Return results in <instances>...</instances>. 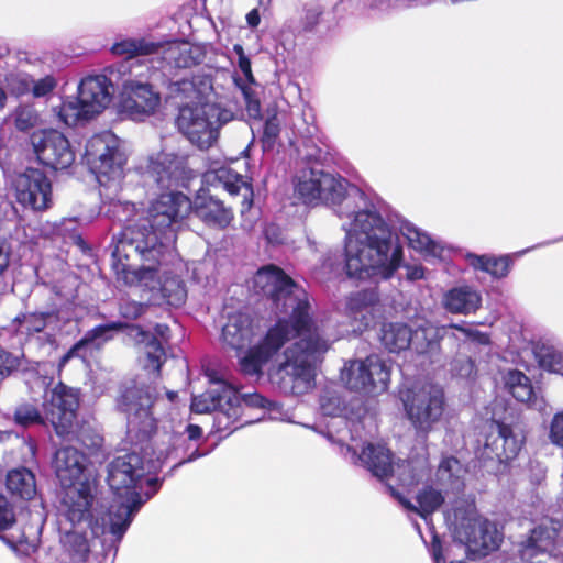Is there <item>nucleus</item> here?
<instances>
[{"label": "nucleus", "instance_id": "obj_62", "mask_svg": "<svg viewBox=\"0 0 563 563\" xmlns=\"http://www.w3.org/2000/svg\"><path fill=\"white\" fill-rule=\"evenodd\" d=\"M9 264V255L3 251V247L0 246V275L8 267Z\"/></svg>", "mask_w": 563, "mask_h": 563}, {"label": "nucleus", "instance_id": "obj_55", "mask_svg": "<svg viewBox=\"0 0 563 563\" xmlns=\"http://www.w3.org/2000/svg\"><path fill=\"white\" fill-rule=\"evenodd\" d=\"M109 212L112 213V218L119 222L128 221L130 216L134 212V205L130 202H112Z\"/></svg>", "mask_w": 563, "mask_h": 563}, {"label": "nucleus", "instance_id": "obj_60", "mask_svg": "<svg viewBox=\"0 0 563 563\" xmlns=\"http://www.w3.org/2000/svg\"><path fill=\"white\" fill-rule=\"evenodd\" d=\"M426 269L420 265H411L407 267V278L409 280H420L424 278Z\"/></svg>", "mask_w": 563, "mask_h": 563}, {"label": "nucleus", "instance_id": "obj_49", "mask_svg": "<svg viewBox=\"0 0 563 563\" xmlns=\"http://www.w3.org/2000/svg\"><path fill=\"white\" fill-rule=\"evenodd\" d=\"M21 365V358L7 351L0 352V384Z\"/></svg>", "mask_w": 563, "mask_h": 563}, {"label": "nucleus", "instance_id": "obj_1", "mask_svg": "<svg viewBox=\"0 0 563 563\" xmlns=\"http://www.w3.org/2000/svg\"><path fill=\"white\" fill-rule=\"evenodd\" d=\"M254 287L272 301L276 314L285 317L279 318L257 344L250 346L254 336L251 318L241 312L231 314L222 327V341L234 351L247 347L239 360L240 369L247 377L258 378L263 367L285 343L298 338L285 349L284 361L271 369L269 378L285 395H305L314 387L317 367L331 342L312 320L306 291L280 268L274 265L260 268L254 276Z\"/></svg>", "mask_w": 563, "mask_h": 563}, {"label": "nucleus", "instance_id": "obj_63", "mask_svg": "<svg viewBox=\"0 0 563 563\" xmlns=\"http://www.w3.org/2000/svg\"><path fill=\"white\" fill-rule=\"evenodd\" d=\"M206 453H200L198 449H196L187 459H184L181 461H179L177 464H175V467L176 466H179L184 463H187V462H192L195 461L196 459L200 457V456H203Z\"/></svg>", "mask_w": 563, "mask_h": 563}, {"label": "nucleus", "instance_id": "obj_47", "mask_svg": "<svg viewBox=\"0 0 563 563\" xmlns=\"http://www.w3.org/2000/svg\"><path fill=\"white\" fill-rule=\"evenodd\" d=\"M240 406H241V416L243 415V406L249 408H261V409H273L275 404L261 394L252 393V394H243L240 395L238 393Z\"/></svg>", "mask_w": 563, "mask_h": 563}, {"label": "nucleus", "instance_id": "obj_4", "mask_svg": "<svg viewBox=\"0 0 563 563\" xmlns=\"http://www.w3.org/2000/svg\"><path fill=\"white\" fill-rule=\"evenodd\" d=\"M155 468L156 465L145 464L135 452L118 455L107 465V483L115 498L108 509V523H103L102 531L111 533L114 554L135 515L161 486L158 478H145Z\"/></svg>", "mask_w": 563, "mask_h": 563}, {"label": "nucleus", "instance_id": "obj_29", "mask_svg": "<svg viewBox=\"0 0 563 563\" xmlns=\"http://www.w3.org/2000/svg\"><path fill=\"white\" fill-rule=\"evenodd\" d=\"M205 181L214 188L224 189L230 196H241L242 213L251 208L253 203L252 185L230 168L221 167L206 173Z\"/></svg>", "mask_w": 563, "mask_h": 563}, {"label": "nucleus", "instance_id": "obj_33", "mask_svg": "<svg viewBox=\"0 0 563 563\" xmlns=\"http://www.w3.org/2000/svg\"><path fill=\"white\" fill-rule=\"evenodd\" d=\"M387 490L395 497L406 509L417 512L422 518L437 511L444 503L443 489H437L431 485L423 486L416 495V503L401 496L391 484H387Z\"/></svg>", "mask_w": 563, "mask_h": 563}, {"label": "nucleus", "instance_id": "obj_58", "mask_svg": "<svg viewBox=\"0 0 563 563\" xmlns=\"http://www.w3.org/2000/svg\"><path fill=\"white\" fill-rule=\"evenodd\" d=\"M202 434V429L197 424H187L184 432L174 433L170 435V439H189V440H198Z\"/></svg>", "mask_w": 563, "mask_h": 563}, {"label": "nucleus", "instance_id": "obj_56", "mask_svg": "<svg viewBox=\"0 0 563 563\" xmlns=\"http://www.w3.org/2000/svg\"><path fill=\"white\" fill-rule=\"evenodd\" d=\"M233 51L238 55V65L242 74L244 75L245 79L250 82L254 81V77L252 74V67H251V60L245 55L244 49L241 45L236 44L233 47Z\"/></svg>", "mask_w": 563, "mask_h": 563}, {"label": "nucleus", "instance_id": "obj_61", "mask_svg": "<svg viewBox=\"0 0 563 563\" xmlns=\"http://www.w3.org/2000/svg\"><path fill=\"white\" fill-rule=\"evenodd\" d=\"M246 23L250 27L254 29V27H257L260 22H261V14H260V11L257 8H254L253 10H251L246 16Z\"/></svg>", "mask_w": 563, "mask_h": 563}, {"label": "nucleus", "instance_id": "obj_37", "mask_svg": "<svg viewBox=\"0 0 563 563\" xmlns=\"http://www.w3.org/2000/svg\"><path fill=\"white\" fill-rule=\"evenodd\" d=\"M467 263L476 271L489 274L495 279H503L508 276L512 260L510 255L495 256L489 254L476 255L468 253Z\"/></svg>", "mask_w": 563, "mask_h": 563}, {"label": "nucleus", "instance_id": "obj_45", "mask_svg": "<svg viewBox=\"0 0 563 563\" xmlns=\"http://www.w3.org/2000/svg\"><path fill=\"white\" fill-rule=\"evenodd\" d=\"M280 133V123L276 115L268 118L265 121L263 135L261 139L264 151H271L276 144Z\"/></svg>", "mask_w": 563, "mask_h": 563}, {"label": "nucleus", "instance_id": "obj_12", "mask_svg": "<svg viewBox=\"0 0 563 563\" xmlns=\"http://www.w3.org/2000/svg\"><path fill=\"white\" fill-rule=\"evenodd\" d=\"M146 77L140 71L133 75L134 78L125 79L120 92L119 111L134 121H143L161 106L157 87L165 84L166 73L150 67H146Z\"/></svg>", "mask_w": 563, "mask_h": 563}, {"label": "nucleus", "instance_id": "obj_9", "mask_svg": "<svg viewBox=\"0 0 563 563\" xmlns=\"http://www.w3.org/2000/svg\"><path fill=\"white\" fill-rule=\"evenodd\" d=\"M156 401V388L143 380L126 386L119 396L117 406L126 416V433L132 443L144 442L156 430L153 411Z\"/></svg>", "mask_w": 563, "mask_h": 563}, {"label": "nucleus", "instance_id": "obj_51", "mask_svg": "<svg viewBox=\"0 0 563 563\" xmlns=\"http://www.w3.org/2000/svg\"><path fill=\"white\" fill-rule=\"evenodd\" d=\"M549 439L552 444L563 449V410L553 416L549 427Z\"/></svg>", "mask_w": 563, "mask_h": 563}, {"label": "nucleus", "instance_id": "obj_46", "mask_svg": "<svg viewBox=\"0 0 563 563\" xmlns=\"http://www.w3.org/2000/svg\"><path fill=\"white\" fill-rule=\"evenodd\" d=\"M36 114L33 108L29 106H20L14 112V124L19 131L25 132L36 123Z\"/></svg>", "mask_w": 563, "mask_h": 563}, {"label": "nucleus", "instance_id": "obj_10", "mask_svg": "<svg viewBox=\"0 0 563 563\" xmlns=\"http://www.w3.org/2000/svg\"><path fill=\"white\" fill-rule=\"evenodd\" d=\"M405 413L417 433L427 435L441 421L445 410V394L432 383H412L399 389Z\"/></svg>", "mask_w": 563, "mask_h": 563}, {"label": "nucleus", "instance_id": "obj_48", "mask_svg": "<svg viewBox=\"0 0 563 563\" xmlns=\"http://www.w3.org/2000/svg\"><path fill=\"white\" fill-rule=\"evenodd\" d=\"M451 372L462 378H470L475 373L474 361L465 355L456 356L451 363Z\"/></svg>", "mask_w": 563, "mask_h": 563}, {"label": "nucleus", "instance_id": "obj_35", "mask_svg": "<svg viewBox=\"0 0 563 563\" xmlns=\"http://www.w3.org/2000/svg\"><path fill=\"white\" fill-rule=\"evenodd\" d=\"M400 234L407 240L409 247L423 254L424 256L440 257L443 251L442 246L433 240L427 232L422 231L413 223L404 220L399 225Z\"/></svg>", "mask_w": 563, "mask_h": 563}, {"label": "nucleus", "instance_id": "obj_34", "mask_svg": "<svg viewBox=\"0 0 563 563\" xmlns=\"http://www.w3.org/2000/svg\"><path fill=\"white\" fill-rule=\"evenodd\" d=\"M504 383L507 390L515 399L528 404L529 407L542 410L544 401L538 399L530 379L518 369H510L504 375Z\"/></svg>", "mask_w": 563, "mask_h": 563}, {"label": "nucleus", "instance_id": "obj_64", "mask_svg": "<svg viewBox=\"0 0 563 563\" xmlns=\"http://www.w3.org/2000/svg\"><path fill=\"white\" fill-rule=\"evenodd\" d=\"M191 265H192L194 278L197 279L198 282H200L202 277L199 275L198 271H199V266H201V263L194 262Z\"/></svg>", "mask_w": 563, "mask_h": 563}, {"label": "nucleus", "instance_id": "obj_57", "mask_svg": "<svg viewBox=\"0 0 563 563\" xmlns=\"http://www.w3.org/2000/svg\"><path fill=\"white\" fill-rule=\"evenodd\" d=\"M48 317L49 313H34L25 317L27 330L32 332H41L46 327V319Z\"/></svg>", "mask_w": 563, "mask_h": 563}, {"label": "nucleus", "instance_id": "obj_32", "mask_svg": "<svg viewBox=\"0 0 563 563\" xmlns=\"http://www.w3.org/2000/svg\"><path fill=\"white\" fill-rule=\"evenodd\" d=\"M126 323L121 321H112L106 324H100L86 332V334L75 343L66 354L60 358V366H64L73 357H84L81 351L91 345L100 349L104 343L113 339L114 334L122 331Z\"/></svg>", "mask_w": 563, "mask_h": 563}, {"label": "nucleus", "instance_id": "obj_20", "mask_svg": "<svg viewBox=\"0 0 563 563\" xmlns=\"http://www.w3.org/2000/svg\"><path fill=\"white\" fill-rule=\"evenodd\" d=\"M525 437L519 428L498 421L489 424L481 457L498 462L514 460L520 452Z\"/></svg>", "mask_w": 563, "mask_h": 563}, {"label": "nucleus", "instance_id": "obj_17", "mask_svg": "<svg viewBox=\"0 0 563 563\" xmlns=\"http://www.w3.org/2000/svg\"><path fill=\"white\" fill-rule=\"evenodd\" d=\"M341 378L350 390L378 396L388 389L390 366L378 355H369L345 364Z\"/></svg>", "mask_w": 563, "mask_h": 563}, {"label": "nucleus", "instance_id": "obj_41", "mask_svg": "<svg viewBox=\"0 0 563 563\" xmlns=\"http://www.w3.org/2000/svg\"><path fill=\"white\" fill-rule=\"evenodd\" d=\"M165 84L168 88V97L173 99L195 101L199 99L200 91L198 90L195 81L187 76L179 79L176 78V74L164 78Z\"/></svg>", "mask_w": 563, "mask_h": 563}, {"label": "nucleus", "instance_id": "obj_30", "mask_svg": "<svg viewBox=\"0 0 563 563\" xmlns=\"http://www.w3.org/2000/svg\"><path fill=\"white\" fill-rule=\"evenodd\" d=\"M170 329L165 323H157L154 327V334L140 330L139 341L144 344V368L150 373L158 376L161 367L166 360L164 344L169 340Z\"/></svg>", "mask_w": 563, "mask_h": 563}, {"label": "nucleus", "instance_id": "obj_16", "mask_svg": "<svg viewBox=\"0 0 563 563\" xmlns=\"http://www.w3.org/2000/svg\"><path fill=\"white\" fill-rule=\"evenodd\" d=\"M196 413L214 412V424L219 431L230 429L241 421V406L238 391L223 380L212 382V386L191 401Z\"/></svg>", "mask_w": 563, "mask_h": 563}, {"label": "nucleus", "instance_id": "obj_50", "mask_svg": "<svg viewBox=\"0 0 563 563\" xmlns=\"http://www.w3.org/2000/svg\"><path fill=\"white\" fill-rule=\"evenodd\" d=\"M21 365V358L7 351L0 352V384Z\"/></svg>", "mask_w": 563, "mask_h": 563}, {"label": "nucleus", "instance_id": "obj_6", "mask_svg": "<svg viewBox=\"0 0 563 563\" xmlns=\"http://www.w3.org/2000/svg\"><path fill=\"white\" fill-rule=\"evenodd\" d=\"M176 260L177 255L165 262H142L139 267L135 266L134 261L114 260L111 266L119 283L148 292L150 301L180 307L187 299L186 285L177 275L163 269L174 265Z\"/></svg>", "mask_w": 563, "mask_h": 563}, {"label": "nucleus", "instance_id": "obj_38", "mask_svg": "<svg viewBox=\"0 0 563 563\" xmlns=\"http://www.w3.org/2000/svg\"><path fill=\"white\" fill-rule=\"evenodd\" d=\"M412 329L405 323L395 322L384 324L380 341L393 353H398L410 346Z\"/></svg>", "mask_w": 563, "mask_h": 563}, {"label": "nucleus", "instance_id": "obj_21", "mask_svg": "<svg viewBox=\"0 0 563 563\" xmlns=\"http://www.w3.org/2000/svg\"><path fill=\"white\" fill-rule=\"evenodd\" d=\"M15 198L23 207L35 211L48 208L52 185L46 175L36 168H27L16 175L12 181Z\"/></svg>", "mask_w": 563, "mask_h": 563}, {"label": "nucleus", "instance_id": "obj_28", "mask_svg": "<svg viewBox=\"0 0 563 563\" xmlns=\"http://www.w3.org/2000/svg\"><path fill=\"white\" fill-rule=\"evenodd\" d=\"M194 214L211 229L223 230L230 225L234 214L231 207L213 196L198 195L191 209Z\"/></svg>", "mask_w": 563, "mask_h": 563}, {"label": "nucleus", "instance_id": "obj_5", "mask_svg": "<svg viewBox=\"0 0 563 563\" xmlns=\"http://www.w3.org/2000/svg\"><path fill=\"white\" fill-rule=\"evenodd\" d=\"M96 481L80 482L79 485H62L59 504L57 507V521L62 542L68 553V561L60 563H86L89 555V544L86 537L75 529L81 525L90 527L95 534L103 536V523H108L107 515L99 520H93L92 510L95 501Z\"/></svg>", "mask_w": 563, "mask_h": 563}, {"label": "nucleus", "instance_id": "obj_23", "mask_svg": "<svg viewBox=\"0 0 563 563\" xmlns=\"http://www.w3.org/2000/svg\"><path fill=\"white\" fill-rule=\"evenodd\" d=\"M461 331L466 338H473L477 332L465 329L461 325L451 323L448 325L437 327L429 321H423L416 329H412V340L410 342V346L418 354L429 355L431 362L434 361V357L439 354L440 351V341L449 335L451 330ZM479 342L487 343L488 338L485 334H479Z\"/></svg>", "mask_w": 563, "mask_h": 563}, {"label": "nucleus", "instance_id": "obj_11", "mask_svg": "<svg viewBox=\"0 0 563 563\" xmlns=\"http://www.w3.org/2000/svg\"><path fill=\"white\" fill-rule=\"evenodd\" d=\"M232 120V111L218 104L185 103L179 107L176 124L191 144L200 150H208L217 142L220 129Z\"/></svg>", "mask_w": 563, "mask_h": 563}, {"label": "nucleus", "instance_id": "obj_59", "mask_svg": "<svg viewBox=\"0 0 563 563\" xmlns=\"http://www.w3.org/2000/svg\"><path fill=\"white\" fill-rule=\"evenodd\" d=\"M430 553L432 555V559L434 561V563H445V559L442 554V545H441V541H440V538L434 534L433 538H432V542H431V545H430ZM450 563H465L463 561H455V562H450Z\"/></svg>", "mask_w": 563, "mask_h": 563}, {"label": "nucleus", "instance_id": "obj_36", "mask_svg": "<svg viewBox=\"0 0 563 563\" xmlns=\"http://www.w3.org/2000/svg\"><path fill=\"white\" fill-rule=\"evenodd\" d=\"M464 468L454 456L443 457L435 473L437 484L445 492L460 493L464 487Z\"/></svg>", "mask_w": 563, "mask_h": 563}, {"label": "nucleus", "instance_id": "obj_43", "mask_svg": "<svg viewBox=\"0 0 563 563\" xmlns=\"http://www.w3.org/2000/svg\"><path fill=\"white\" fill-rule=\"evenodd\" d=\"M5 85L14 96H23L31 91L33 78L24 71L10 73L5 76Z\"/></svg>", "mask_w": 563, "mask_h": 563}, {"label": "nucleus", "instance_id": "obj_26", "mask_svg": "<svg viewBox=\"0 0 563 563\" xmlns=\"http://www.w3.org/2000/svg\"><path fill=\"white\" fill-rule=\"evenodd\" d=\"M379 296L375 288L351 292L345 299V316L353 323V331L362 332L374 321L379 311Z\"/></svg>", "mask_w": 563, "mask_h": 563}, {"label": "nucleus", "instance_id": "obj_15", "mask_svg": "<svg viewBox=\"0 0 563 563\" xmlns=\"http://www.w3.org/2000/svg\"><path fill=\"white\" fill-rule=\"evenodd\" d=\"M320 410L323 416L332 418L331 423L327 426V438L332 443L345 448L351 453L352 460L358 454L357 445L350 444L347 441L356 442L361 438V421H350L347 419V406L341 394L334 389H325L320 396Z\"/></svg>", "mask_w": 563, "mask_h": 563}, {"label": "nucleus", "instance_id": "obj_44", "mask_svg": "<svg viewBox=\"0 0 563 563\" xmlns=\"http://www.w3.org/2000/svg\"><path fill=\"white\" fill-rule=\"evenodd\" d=\"M14 419L18 424L23 427L43 422V417L37 408L30 404L19 406L15 409Z\"/></svg>", "mask_w": 563, "mask_h": 563}, {"label": "nucleus", "instance_id": "obj_19", "mask_svg": "<svg viewBox=\"0 0 563 563\" xmlns=\"http://www.w3.org/2000/svg\"><path fill=\"white\" fill-rule=\"evenodd\" d=\"M77 408V394L62 383L45 393L43 402L44 416L59 437L70 432Z\"/></svg>", "mask_w": 563, "mask_h": 563}, {"label": "nucleus", "instance_id": "obj_54", "mask_svg": "<svg viewBox=\"0 0 563 563\" xmlns=\"http://www.w3.org/2000/svg\"><path fill=\"white\" fill-rule=\"evenodd\" d=\"M15 522L13 509L7 498L0 495V531L7 530Z\"/></svg>", "mask_w": 563, "mask_h": 563}, {"label": "nucleus", "instance_id": "obj_25", "mask_svg": "<svg viewBox=\"0 0 563 563\" xmlns=\"http://www.w3.org/2000/svg\"><path fill=\"white\" fill-rule=\"evenodd\" d=\"M54 466L60 485H79L80 482L95 481L88 470L87 456L73 446H65L56 451Z\"/></svg>", "mask_w": 563, "mask_h": 563}, {"label": "nucleus", "instance_id": "obj_40", "mask_svg": "<svg viewBox=\"0 0 563 563\" xmlns=\"http://www.w3.org/2000/svg\"><path fill=\"white\" fill-rule=\"evenodd\" d=\"M157 48V42L146 38H124L114 43L111 47V52L114 55L133 58L137 56H153Z\"/></svg>", "mask_w": 563, "mask_h": 563}, {"label": "nucleus", "instance_id": "obj_42", "mask_svg": "<svg viewBox=\"0 0 563 563\" xmlns=\"http://www.w3.org/2000/svg\"><path fill=\"white\" fill-rule=\"evenodd\" d=\"M541 368L561 373L563 371V356L552 347L542 346L536 353Z\"/></svg>", "mask_w": 563, "mask_h": 563}, {"label": "nucleus", "instance_id": "obj_3", "mask_svg": "<svg viewBox=\"0 0 563 563\" xmlns=\"http://www.w3.org/2000/svg\"><path fill=\"white\" fill-rule=\"evenodd\" d=\"M191 209L181 192L162 194L147 209V216L113 236L111 258L165 262L176 256V228Z\"/></svg>", "mask_w": 563, "mask_h": 563}, {"label": "nucleus", "instance_id": "obj_39", "mask_svg": "<svg viewBox=\"0 0 563 563\" xmlns=\"http://www.w3.org/2000/svg\"><path fill=\"white\" fill-rule=\"evenodd\" d=\"M7 487L22 499L30 500L36 494L35 477L27 468L12 470L7 476Z\"/></svg>", "mask_w": 563, "mask_h": 563}, {"label": "nucleus", "instance_id": "obj_24", "mask_svg": "<svg viewBox=\"0 0 563 563\" xmlns=\"http://www.w3.org/2000/svg\"><path fill=\"white\" fill-rule=\"evenodd\" d=\"M158 48L153 54L157 57L154 65V58L151 59V69H157L166 73V77L176 74L178 69L190 68L201 60L199 48L192 47L188 42H167L157 43Z\"/></svg>", "mask_w": 563, "mask_h": 563}, {"label": "nucleus", "instance_id": "obj_7", "mask_svg": "<svg viewBox=\"0 0 563 563\" xmlns=\"http://www.w3.org/2000/svg\"><path fill=\"white\" fill-rule=\"evenodd\" d=\"M446 520L453 527L455 539L471 551L486 555L501 542L496 525L478 515L473 499H457L446 512Z\"/></svg>", "mask_w": 563, "mask_h": 563}, {"label": "nucleus", "instance_id": "obj_8", "mask_svg": "<svg viewBox=\"0 0 563 563\" xmlns=\"http://www.w3.org/2000/svg\"><path fill=\"white\" fill-rule=\"evenodd\" d=\"M353 461L361 462L373 476L386 485L390 484V478L396 477L401 486L410 488L430 475V466L426 456L401 461L395 465L391 452L382 444L367 443Z\"/></svg>", "mask_w": 563, "mask_h": 563}, {"label": "nucleus", "instance_id": "obj_18", "mask_svg": "<svg viewBox=\"0 0 563 563\" xmlns=\"http://www.w3.org/2000/svg\"><path fill=\"white\" fill-rule=\"evenodd\" d=\"M32 145L38 162L55 170H67L76 158L69 140L57 130H45L32 135Z\"/></svg>", "mask_w": 563, "mask_h": 563}, {"label": "nucleus", "instance_id": "obj_14", "mask_svg": "<svg viewBox=\"0 0 563 563\" xmlns=\"http://www.w3.org/2000/svg\"><path fill=\"white\" fill-rule=\"evenodd\" d=\"M84 159L100 186L111 181L119 184L123 177L126 156L120 148L119 139L109 131L88 140Z\"/></svg>", "mask_w": 563, "mask_h": 563}, {"label": "nucleus", "instance_id": "obj_27", "mask_svg": "<svg viewBox=\"0 0 563 563\" xmlns=\"http://www.w3.org/2000/svg\"><path fill=\"white\" fill-rule=\"evenodd\" d=\"M562 528L561 521L548 520L532 529L529 538L521 543V559L523 561H531L539 553L553 554L560 545Z\"/></svg>", "mask_w": 563, "mask_h": 563}, {"label": "nucleus", "instance_id": "obj_13", "mask_svg": "<svg viewBox=\"0 0 563 563\" xmlns=\"http://www.w3.org/2000/svg\"><path fill=\"white\" fill-rule=\"evenodd\" d=\"M113 92V86L107 76H88L79 84L78 97L63 102L59 107L58 117L69 126L88 121L110 104Z\"/></svg>", "mask_w": 563, "mask_h": 563}, {"label": "nucleus", "instance_id": "obj_52", "mask_svg": "<svg viewBox=\"0 0 563 563\" xmlns=\"http://www.w3.org/2000/svg\"><path fill=\"white\" fill-rule=\"evenodd\" d=\"M146 306L130 299H122L119 305L120 314L129 320L139 318L144 313Z\"/></svg>", "mask_w": 563, "mask_h": 563}, {"label": "nucleus", "instance_id": "obj_2", "mask_svg": "<svg viewBox=\"0 0 563 563\" xmlns=\"http://www.w3.org/2000/svg\"><path fill=\"white\" fill-rule=\"evenodd\" d=\"M295 192L306 205L333 208L345 232V272L358 280H387L400 267L402 246L376 205L356 186L322 168H303Z\"/></svg>", "mask_w": 563, "mask_h": 563}, {"label": "nucleus", "instance_id": "obj_53", "mask_svg": "<svg viewBox=\"0 0 563 563\" xmlns=\"http://www.w3.org/2000/svg\"><path fill=\"white\" fill-rule=\"evenodd\" d=\"M56 87V80L52 76H45L38 80L33 79L31 91L34 98H41L47 96Z\"/></svg>", "mask_w": 563, "mask_h": 563}, {"label": "nucleus", "instance_id": "obj_22", "mask_svg": "<svg viewBox=\"0 0 563 563\" xmlns=\"http://www.w3.org/2000/svg\"><path fill=\"white\" fill-rule=\"evenodd\" d=\"M185 159L174 153L161 152L148 157L144 176L162 189L178 187L186 179Z\"/></svg>", "mask_w": 563, "mask_h": 563}, {"label": "nucleus", "instance_id": "obj_31", "mask_svg": "<svg viewBox=\"0 0 563 563\" xmlns=\"http://www.w3.org/2000/svg\"><path fill=\"white\" fill-rule=\"evenodd\" d=\"M441 303L450 313L468 316L482 307V294L474 286L460 285L445 291Z\"/></svg>", "mask_w": 563, "mask_h": 563}]
</instances>
